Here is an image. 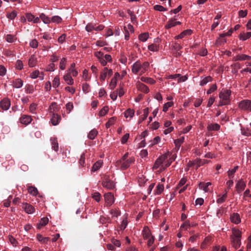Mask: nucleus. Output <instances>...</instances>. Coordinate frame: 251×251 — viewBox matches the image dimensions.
Wrapping results in <instances>:
<instances>
[{
  "label": "nucleus",
  "mask_w": 251,
  "mask_h": 251,
  "mask_svg": "<svg viewBox=\"0 0 251 251\" xmlns=\"http://www.w3.org/2000/svg\"><path fill=\"white\" fill-rule=\"evenodd\" d=\"M231 91L227 89H222L219 93V98L220 100L218 105V106L228 105L230 103V96L231 95Z\"/></svg>",
  "instance_id": "f257e3e1"
},
{
  "label": "nucleus",
  "mask_w": 251,
  "mask_h": 251,
  "mask_svg": "<svg viewBox=\"0 0 251 251\" xmlns=\"http://www.w3.org/2000/svg\"><path fill=\"white\" fill-rule=\"evenodd\" d=\"M210 160H206V159H201L200 158H197L195 160L189 161L187 164V166L190 168L194 165H197V168L200 167L201 166H202L204 164H208L210 162Z\"/></svg>",
  "instance_id": "f03ea898"
},
{
  "label": "nucleus",
  "mask_w": 251,
  "mask_h": 251,
  "mask_svg": "<svg viewBox=\"0 0 251 251\" xmlns=\"http://www.w3.org/2000/svg\"><path fill=\"white\" fill-rule=\"evenodd\" d=\"M239 107L244 110L251 111V100H242L239 103Z\"/></svg>",
  "instance_id": "7ed1b4c3"
},
{
  "label": "nucleus",
  "mask_w": 251,
  "mask_h": 251,
  "mask_svg": "<svg viewBox=\"0 0 251 251\" xmlns=\"http://www.w3.org/2000/svg\"><path fill=\"white\" fill-rule=\"evenodd\" d=\"M102 184L103 187L106 188H114L115 187L114 182L111 180L108 176L104 177Z\"/></svg>",
  "instance_id": "20e7f679"
},
{
  "label": "nucleus",
  "mask_w": 251,
  "mask_h": 251,
  "mask_svg": "<svg viewBox=\"0 0 251 251\" xmlns=\"http://www.w3.org/2000/svg\"><path fill=\"white\" fill-rule=\"evenodd\" d=\"M141 63L139 60L136 61L132 66L131 71L134 74H138L140 75V72H141Z\"/></svg>",
  "instance_id": "39448f33"
},
{
  "label": "nucleus",
  "mask_w": 251,
  "mask_h": 251,
  "mask_svg": "<svg viewBox=\"0 0 251 251\" xmlns=\"http://www.w3.org/2000/svg\"><path fill=\"white\" fill-rule=\"evenodd\" d=\"M22 207L28 214H32L34 213L35 211V208L32 205L27 203H23L22 204Z\"/></svg>",
  "instance_id": "423d86ee"
},
{
  "label": "nucleus",
  "mask_w": 251,
  "mask_h": 251,
  "mask_svg": "<svg viewBox=\"0 0 251 251\" xmlns=\"http://www.w3.org/2000/svg\"><path fill=\"white\" fill-rule=\"evenodd\" d=\"M135 161L134 157H130L129 159L121 162V169L123 170H126L130 165Z\"/></svg>",
  "instance_id": "0eeeda50"
},
{
  "label": "nucleus",
  "mask_w": 251,
  "mask_h": 251,
  "mask_svg": "<svg viewBox=\"0 0 251 251\" xmlns=\"http://www.w3.org/2000/svg\"><path fill=\"white\" fill-rule=\"evenodd\" d=\"M167 158V155L166 154L162 155L158 157L156 160L155 161L152 169H157L159 167L160 168L161 166V164L163 163V161Z\"/></svg>",
  "instance_id": "6e6552de"
},
{
  "label": "nucleus",
  "mask_w": 251,
  "mask_h": 251,
  "mask_svg": "<svg viewBox=\"0 0 251 251\" xmlns=\"http://www.w3.org/2000/svg\"><path fill=\"white\" fill-rule=\"evenodd\" d=\"M10 101L8 98H4L0 102V106L3 110H7L10 106Z\"/></svg>",
  "instance_id": "1a4fd4ad"
},
{
  "label": "nucleus",
  "mask_w": 251,
  "mask_h": 251,
  "mask_svg": "<svg viewBox=\"0 0 251 251\" xmlns=\"http://www.w3.org/2000/svg\"><path fill=\"white\" fill-rule=\"evenodd\" d=\"M32 119L30 116L23 115L20 118V122L22 124L27 126L29 124Z\"/></svg>",
  "instance_id": "9d476101"
},
{
  "label": "nucleus",
  "mask_w": 251,
  "mask_h": 251,
  "mask_svg": "<svg viewBox=\"0 0 251 251\" xmlns=\"http://www.w3.org/2000/svg\"><path fill=\"white\" fill-rule=\"evenodd\" d=\"M242 236L241 231L236 227L232 228V234L230 235V238L241 239Z\"/></svg>",
  "instance_id": "9b49d317"
},
{
  "label": "nucleus",
  "mask_w": 251,
  "mask_h": 251,
  "mask_svg": "<svg viewBox=\"0 0 251 251\" xmlns=\"http://www.w3.org/2000/svg\"><path fill=\"white\" fill-rule=\"evenodd\" d=\"M104 199L106 203L109 205H111L114 202V195L111 193L105 194Z\"/></svg>",
  "instance_id": "f8f14e48"
},
{
  "label": "nucleus",
  "mask_w": 251,
  "mask_h": 251,
  "mask_svg": "<svg viewBox=\"0 0 251 251\" xmlns=\"http://www.w3.org/2000/svg\"><path fill=\"white\" fill-rule=\"evenodd\" d=\"M251 59V56L246 54H238L233 58V60L234 61H242L248 60H250Z\"/></svg>",
  "instance_id": "ddd939ff"
},
{
  "label": "nucleus",
  "mask_w": 251,
  "mask_h": 251,
  "mask_svg": "<svg viewBox=\"0 0 251 251\" xmlns=\"http://www.w3.org/2000/svg\"><path fill=\"white\" fill-rule=\"evenodd\" d=\"M52 117L51 119V124L53 126H56L59 124L61 120V116L55 113H52Z\"/></svg>",
  "instance_id": "4468645a"
},
{
  "label": "nucleus",
  "mask_w": 251,
  "mask_h": 251,
  "mask_svg": "<svg viewBox=\"0 0 251 251\" xmlns=\"http://www.w3.org/2000/svg\"><path fill=\"white\" fill-rule=\"evenodd\" d=\"M226 40L225 37V34H221L219 37L216 40L215 45L218 47L226 43Z\"/></svg>",
  "instance_id": "2eb2a0df"
},
{
  "label": "nucleus",
  "mask_w": 251,
  "mask_h": 251,
  "mask_svg": "<svg viewBox=\"0 0 251 251\" xmlns=\"http://www.w3.org/2000/svg\"><path fill=\"white\" fill-rule=\"evenodd\" d=\"M49 223V219L47 217H43L41 218L39 222V223L37 224V228L38 229H41L42 227L46 226Z\"/></svg>",
  "instance_id": "dca6fc26"
},
{
  "label": "nucleus",
  "mask_w": 251,
  "mask_h": 251,
  "mask_svg": "<svg viewBox=\"0 0 251 251\" xmlns=\"http://www.w3.org/2000/svg\"><path fill=\"white\" fill-rule=\"evenodd\" d=\"M142 235L144 239L147 240L152 236L150 229L148 226H145L142 231Z\"/></svg>",
  "instance_id": "f3484780"
},
{
  "label": "nucleus",
  "mask_w": 251,
  "mask_h": 251,
  "mask_svg": "<svg viewBox=\"0 0 251 251\" xmlns=\"http://www.w3.org/2000/svg\"><path fill=\"white\" fill-rule=\"evenodd\" d=\"M230 219L231 221L235 224H238L241 222L240 216L238 213H233L230 216Z\"/></svg>",
  "instance_id": "a211bd4d"
},
{
  "label": "nucleus",
  "mask_w": 251,
  "mask_h": 251,
  "mask_svg": "<svg viewBox=\"0 0 251 251\" xmlns=\"http://www.w3.org/2000/svg\"><path fill=\"white\" fill-rule=\"evenodd\" d=\"M184 142V137L182 136L180 137L178 139H176L174 140V144L175 145V149L176 150V151H178L181 144L183 143Z\"/></svg>",
  "instance_id": "6ab92c4d"
},
{
  "label": "nucleus",
  "mask_w": 251,
  "mask_h": 251,
  "mask_svg": "<svg viewBox=\"0 0 251 251\" xmlns=\"http://www.w3.org/2000/svg\"><path fill=\"white\" fill-rule=\"evenodd\" d=\"M231 243L235 249H237L241 246V239L231 238Z\"/></svg>",
  "instance_id": "aec40b11"
},
{
  "label": "nucleus",
  "mask_w": 251,
  "mask_h": 251,
  "mask_svg": "<svg viewBox=\"0 0 251 251\" xmlns=\"http://www.w3.org/2000/svg\"><path fill=\"white\" fill-rule=\"evenodd\" d=\"M23 81L20 78H17L12 81V85L13 87L16 88H20L22 87Z\"/></svg>",
  "instance_id": "412c9836"
},
{
  "label": "nucleus",
  "mask_w": 251,
  "mask_h": 251,
  "mask_svg": "<svg viewBox=\"0 0 251 251\" xmlns=\"http://www.w3.org/2000/svg\"><path fill=\"white\" fill-rule=\"evenodd\" d=\"M192 33V31L191 29H186L182 31L180 34L176 36V39H182L187 35H191Z\"/></svg>",
  "instance_id": "4be33fe9"
},
{
  "label": "nucleus",
  "mask_w": 251,
  "mask_h": 251,
  "mask_svg": "<svg viewBox=\"0 0 251 251\" xmlns=\"http://www.w3.org/2000/svg\"><path fill=\"white\" fill-rule=\"evenodd\" d=\"M207 128L209 131H218L220 128V126L216 123L210 124L208 125Z\"/></svg>",
  "instance_id": "5701e85b"
},
{
  "label": "nucleus",
  "mask_w": 251,
  "mask_h": 251,
  "mask_svg": "<svg viewBox=\"0 0 251 251\" xmlns=\"http://www.w3.org/2000/svg\"><path fill=\"white\" fill-rule=\"evenodd\" d=\"M59 110V107L56 102H52L50 106L49 110L50 113H54V112H57Z\"/></svg>",
  "instance_id": "b1692460"
},
{
  "label": "nucleus",
  "mask_w": 251,
  "mask_h": 251,
  "mask_svg": "<svg viewBox=\"0 0 251 251\" xmlns=\"http://www.w3.org/2000/svg\"><path fill=\"white\" fill-rule=\"evenodd\" d=\"M251 37V32H248L246 33H241L239 35V38L242 41H245Z\"/></svg>",
  "instance_id": "393cba45"
},
{
  "label": "nucleus",
  "mask_w": 251,
  "mask_h": 251,
  "mask_svg": "<svg viewBox=\"0 0 251 251\" xmlns=\"http://www.w3.org/2000/svg\"><path fill=\"white\" fill-rule=\"evenodd\" d=\"M102 161L101 160H98L93 165L91 171L96 172L102 166Z\"/></svg>",
  "instance_id": "a878e982"
},
{
  "label": "nucleus",
  "mask_w": 251,
  "mask_h": 251,
  "mask_svg": "<svg viewBox=\"0 0 251 251\" xmlns=\"http://www.w3.org/2000/svg\"><path fill=\"white\" fill-rule=\"evenodd\" d=\"M37 58L34 55H32L28 60V65L30 67H33L37 64Z\"/></svg>",
  "instance_id": "bb28decb"
},
{
  "label": "nucleus",
  "mask_w": 251,
  "mask_h": 251,
  "mask_svg": "<svg viewBox=\"0 0 251 251\" xmlns=\"http://www.w3.org/2000/svg\"><path fill=\"white\" fill-rule=\"evenodd\" d=\"M137 88L138 90L145 93H148L149 92V88L142 83H139Z\"/></svg>",
  "instance_id": "cd10ccee"
},
{
  "label": "nucleus",
  "mask_w": 251,
  "mask_h": 251,
  "mask_svg": "<svg viewBox=\"0 0 251 251\" xmlns=\"http://www.w3.org/2000/svg\"><path fill=\"white\" fill-rule=\"evenodd\" d=\"M75 63H72L68 70L70 74H72L73 76H76L78 74L77 71L75 69Z\"/></svg>",
  "instance_id": "c85d7f7f"
},
{
  "label": "nucleus",
  "mask_w": 251,
  "mask_h": 251,
  "mask_svg": "<svg viewBox=\"0 0 251 251\" xmlns=\"http://www.w3.org/2000/svg\"><path fill=\"white\" fill-rule=\"evenodd\" d=\"M218 197V198L217 199V202L219 204H221L226 201L227 198L226 192L222 195H219Z\"/></svg>",
  "instance_id": "c756f323"
},
{
  "label": "nucleus",
  "mask_w": 251,
  "mask_h": 251,
  "mask_svg": "<svg viewBox=\"0 0 251 251\" xmlns=\"http://www.w3.org/2000/svg\"><path fill=\"white\" fill-rule=\"evenodd\" d=\"M51 146L52 149L55 151H58V143L57 140V139L55 138H51Z\"/></svg>",
  "instance_id": "7c9ffc66"
},
{
  "label": "nucleus",
  "mask_w": 251,
  "mask_h": 251,
  "mask_svg": "<svg viewBox=\"0 0 251 251\" xmlns=\"http://www.w3.org/2000/svg\"><path fill=\"white\" fill-rule=\"evenodd\" d=\"M148 114H149V108L147 107L143 110V115L142 117L139 119L138 123L140 124L143 121L145 120L148 116Z\"/></svg>",
  "instance_id": "2f4dec72"
},
{
  "label": "nucleus",
  "mask_w": 251,
  "mask_h": 251,
  "mask_svg": "<svg viewBox=\"0 0 251 251\" xmlns=\"http://www.w3.org/2000/svg\"><path fill=\"white\" fill-rule=\"evenodd\" d=\"M107 71H108V68L107 67H105L103 68V69L100 73V79L101 81H103L105 80V79L107 75Z\"/></svg>",
  "instance_id": "473e14b6"
},
{
  "label": "nucleus",
  "mask_w": 251,
  "mask_h": 251,
  "mask_svg": "<svg viewBox=\"0 0 251 251\" xmlns=\"http://www.w3.org/2000/svg\"><path fill=\"white\" fill-rule=\"evenodd\" d=\"M64 80L68 85H73L74 84V80L70 75V74H67L63 77Z\"/></svg>",
  "instance_id": "72a5a7b5"
},
{
  "label": "nucleus",
  "mask_w": 251,
  "mask_h": 251,
  "mask_svg": "<svg viewBox=\"0 0 251 251\" xmlns=\"http://www.w3.org/2000/svg\"><path fill=\"white\" fill-rule=\"evenodd\" d=\"M140 80L143 82H146V83H149L150 84H153L155 83V81L153 79H152L151 77H147L142 76L140 78Z\"/></svg>",
  "instance_id": "f704fd0d"
},
{
  "label": "nucleus",
  "mask_w": 251,
  "mask_h": 251,
  "mask_svg": "<svg viewBox=\"0 0 251 251\" xmlns=\"http://www.w3.org/2000/svg\"><path fill=\"white\" fill-rule=\"evenodd\" d=\"M212 80V78L210 76H207L203 78L201 81L200 85L203 86L206 85L208 82H211Z\"/></svg>",
  "instance_id": "c9c22d12"
},
{
  "label": "nucleus",
  "mask_w": 251,
  "mask_h": 251,
  "mask_svg": "<svg viewBox=\"0 0 251 251\" xmlns=\"http://www.w3.org/2000/svg\"><path fill=\"white\" fill-rule=\"evenodd\" d=\"M150 64L148 62H144L143 64H141L142 71L140 72V75L144 74L148 70Z\"/></svg>",
  "instance_id": "e433bc0d"
},
{
  "label": "nucleus",
  "mask_w": 251,
  "mask_h": 251,
  "mask_svg": "<svg viewBox=\"0 0 251 251\" xmlns=\"http://www.w3.org/2000/svg\"><path fill=\"white\" fill-rule=\"evenodd\" d=\"M98 132L96 129H93L91 130L88 135V138L89 139L93 140L95 137L98 135Z\"/></svg>",
  "instance_id": "4c0bfd02"
},
{
  "label": "nucleus",
  "mask_w": 251,
  "mask_h": 251,
  "mask_svg": "<svg viewBox=\"0 0 251 251\" xmlns=\"http://www.w3.org/2000/svg\"><path fill=\"white\" fill-rule=\"evenodd\" d=\"M125 117L127 118L129 117L130 118H132L134 115V111L133 109L130 108L127 109L124 113Z\"/></svg>",
  "instance_id": "58836bf2"
},
{
  "label": "nucleus",
  "mask_w": 251,
  "mask_h": 251,
  "mask_svg": "<svg viewBox=\"0 0 251 251\" xmlns=\"http://www.w3.org/2000/svg\"><path fill=\"white\" fill-rule=\"evenodd\" d=\"M175 26H176L175 19H171L168 21V22L165 25V27L166 29H169Z\"/></svg>",
  "instance_id": "ea45409f"
},
{
  "label": "nucleus",
  "mask_w": 251,
  "mask_h": 251,
  "mask_svg": "<svg viewBox=\"0 0 251 251\" xmlns=\"http://www.w3.org/2000/svg\"><path fill=\"white\" fill-rule=\"evenodd\" d=\"M36 238L39 242H41V243L44 244L47 243L48 241L49 240V238L44 237L42 235L39 234L37 235Z\"/></svg>",
  "instance_id": "a19ab883"
},
{
  "label": "nucleus",
  "mask_w": 251,
  "mask_h": 251,
  "mask_svg": "<svg viewBox=\"0 0 251 251\" xmlns=\"http://www.w3.org/2000/svg\"><path fill=\"white\" fill-rule=\"evenodd\" d=\"M191 227V224L188 220L185 221L183 224L180 226L181 230H186Z\"/></svg>",
  "instance_id": "79ce46f5"
},
{
  "label": "nucleus",
  "mask_w": 251,
  "mask_h": 251,
  "mask_svg": "<svg viewBox=\"0 0 251 251\" xmlns=\"http://www.w3.org/2000/svg\"><path fill=\"white\" fill-rule=\"evenodd\" d=\"M149 36V33L145 32L140 34L138 36V38L140 41L142 42H145L148 39Z\"/></svg>",
  "instance_id": "37998d69"
},
{
  "label": "nucleus",
  "mask_w": 251,
  "mask_h": 251,
  "mask_svg": "<svg viewBox=\"0 0 251 251\" xmlns=\"http://www.w3.org/2000/svg\"><path fill=\"white\" fill-rule=\"evenodd\" d=\"M40 18L45 24H49L50 22V18L46 16L44 13H42L40 15Z\"/></svg>",
  "instance_id": "c03bdc74"
},
{
  "label": "nucleus",
  "mask_w": 251,
  "mask_h": 251,
  "mask_svg": "<svg viewBox=\"0 0 251 251\" xmlns=\"http://www.w3.org/2000/svg\"><path fill=\"white\" fill-rule=\"evenodd\" d=\"M174 104L173 102L172 101H169L165 103L163 107V111L164 112H166L169 107H171Z\"/></svg>",
  "instance_id": "a18cd8bd"
},
{
  "label": "nucleus",
  "mask_w": 251,
  "mask_h": 251,
  "mask_svg": "<svg viewBox=\"0 0 251 251\" xmlns=\"http://www.w3.org/2000/svg\"><path fill=\"white\" fill-rule=\"evenodd\" d=\"M66 61H67L66 58L63 57L61 59L59 64V68L61 70H64L65 69Z\"/></svg>",
  "instance_id": "49530a36"
},
{
  "label": "nucleus",
  "mask_w": 251,
  "mask_h": 251,
  "mask_svg": "<svg viewBox=\"0 0 251 251\" xmlns=\"http://www.w3.org/2000/svg\"><path fill=\"white\" fill-rule=\"evenodd\" d=\"M108 106H104L99 112V116L100 117L104 116L108 111Z\"/></svg>",
  "instance_id": "de8ad7c7"
},
{
  "label": "nucleus",
  "mask_w": 251,
  "mask_h": 251,
  "mask_svg": "<svg viewBox=\"0 0 251 251\" xmlns=\"http://www.w3.org/2000/svg\"><path fill=\"white\" fill-rule=\"evenodd\" d=\"M117 85V78H112L111 80L110 83L109 84V88L110 89H114Z\"/></svg>",
  "instance_id": "09e8293b"
},
{
  "label": "nucleus",
  "mask_w": 251,
  "mask_h": 251,
  "mask_svg": "<svg viewBox=\"0 0 251 251\" xmlns=\"http://www.w3.org/2000/svg\"><path fill=\"white\" fill-rule=\"evenodd\" d=\"M246 186L245 182L241 179L236 183L235 188H244Z\"/></svg>",
  "instance_id": "8fccbe9b"
},
{
  "label": "nucleus",
  "mask_w": 251,
  "mask_h": 251,
  "mask_svg": "<svg viewBox=\"0 0 251 251\" xmlns=\"http://www.w3.org/2000/svg\"><path fill=\"white\" fill-rule=\"evenodd\" d=\"M238 166H235L232 170H229L228 171V176L229 178H231L233 176L234 174L236 172V171L238 170Z\"/></svg>",
  "instance_id": "3c124183"
},
{
  "label": "nucleus",
  "mask_w": 251,
  "mask_h": 251,
  "mask_svg": "<svg viewBox=\"0 0 251 251\" xmlns=\"http://www.w3.org/2000/svg\"><path fill=\"white\" fill-rule=\"evenodd\" d=\"M60 84V80L58 76H56L54 78L52 82V86L54 88H57Z\"/></svg>",
  "instance_id": "603ef678"
},
{
  "label": "nucleus",
  "mask_w": 251,
  "mask_h": 251,
  "mask_svg": "<svg viewBox=\"0 0 251 251\" xmlns=\"http://www.w3.org/2000/svg\"><path fill=\"white\" fill-rule=\"evenodd\" d=\"M211 183L210 182H201L199 184V186L200 188H207L209 186L211 185Z\"/></svg>",
  "instance_id": "864d4df0"
},
{
  "label": "nucleus",
  "mask_w": 251,
  "mask_h": 251,
  "mask_svg": "<svg viewBox=\"0 0 251 251\" xmlns=\"http://www.w3.org/2000/svg\"><path fill=\"white\" fill-rule=\"evenodd\" d=\"M158 49V46L156 44H152L148 46V49L152 51H157Z\"/></svg>",
  "instance_id": "5fc2aeb1"
},
{
  "label": "nucleus",
  "mask_w": 251,
  "mask_h": 251,
  "mask_svg": "<svg viewBox=\"0 0 251 251\" xmlns=\"http://www.w3.org/2000/svg\"><path fill=\"white\" fill-rule=\"evenodd\" d=\"M110 214L113 218H117L120 215V212L118 209H114L110 210Z\"/></svg>",
  "instance_id": "6e6d98bb"
},
{
  "label": "nucleus",
  "mask_w": 251,
  "mask_h": 251,
  "mask_svg": "<svg viewBox=\"0 0 251 251\" xmlns=\"http://www.w3.org/2000/svg\"><path fill=\"white\" fill-rule=\"evenodd\" d=\"M51 21L58 24L62 22V19L58 16H54L52 17Z\"/></svg>",
  "instance_id": "4d7b16f0"
},
{
  "label": "nucleus",
  "mask_w": 251,
  "mask_h": 251,
  "mask_svg": "<svg viewBox=\"0 0 251 251\" xmlns=\"http://www.w3.org/2000/svg\"><path fill=\"white\" fill-rule=\"evenodd\" d=\"M15 67L17 69L21 70L23 68V64L21 60H18L15 64Z\"/></svg>",
  "instance_id": "13d9d810"
},
{
  "label": "nucleus",
  "mask_w": 251,
  "mask_h": 251,
  "mask_svg": "<svg viewBox=\"0 0 251 251\" xmlns=\"http://www.w3.org/2000/svg\"><path fill=\"white\" fill-rule=\"evenodd\" d=\"M40 72L38 70H35L33 71L32 73H31L30 76L31 78L35 79L38 77H41L39 76Z\"/></svg>",
  "instance_id": "bf43d9fd"
},
{
  "label": "nucleus",
  "mask_w": 251,
  "mask_h": 251,
  "mask_svg": "<svg viewBox=\"0 0 251 251\" xmlns=\"http://www.w3.org/2000/svg\"><path fill=\"white\" fill-rule=\"evenodd\" d=\"M217 89V87L216 84H213L211 86L209 89L207 91V94H210L212 92H214Z\"/></svg>",
  "instance_id": "052dcab7"
},
{
  "label": "nucleus",
  "mask_w": 251,
  "mask_h": 251,
  "mask_svg": "<svg viewBox=\"0 0 251 251\" xmlns=\"http://www.w3.org/2000/svg\"><path fill=\"white\" fill-rule=\"evenodd\" d=\"M83 91L87 93L89 92L90 89V85L87 83H84L82 84V86Z\"/></svg>",
  "instance_id": "680f3d73"
},
{
  "label": "nucleus",
  "mask_w": 251,
  "mask_h": 251,
  "mask_svg": "<svg viewBox=\"0 0 251 251\" xmlns=\"http://www.w3.org/2000/svg\"><path fill=\"white\" fill-rule=\"evenodd\" d=\"M241 133L242 135L249 136L251 135V130L249 129L241 128Z\"/></svg>",
  "instance_id": "e2e57ef3"
},
{
  "label": "nucleus",
  "mask_w": 251,
  "mask_h": 251,
  "mask_svg": "<svg viewBox=\"0 0 251 251\" xmlns=\"http://www.w3.org/2000/svg\"><path fill=\"white\" fill-rule=\"evenodd\" d=\"M85 163V154L83 153L80 157L79 160V164L81 167H84V164Z\"/></svg>",
  "instance_id": "0e129e2a"
},
{
  "label": "nucleus",
  "mask_w": 251,
  "mask_h": 251,
  "mask_svg": "<svg viewBox=\"0 0 251 251\" xmlns=\"http://www.w3.org/2000/svg\"><path fill=\"white\" fill-rule=\"evenodd\" d=\"M92 197L96 201L99 202L100 200V194L98 192H95L93 194Z\"/></svg>",
  "instance_id": "69168bd1"
},
{
  "label": "nucleus",
  "mask_w": 251,
  "mask_h": 251,
  "mask_svg": "<svg viewBox=\"0 0 251 251\" xmlns=\"http://www.w3.org/2000/svg\"><path fill=\"white\" fill-rule=\"evenodd\" d=\"M29 45L32 48H37L38 47V43L36 39H33L30 42Z\"/></svg>",
  "instance_id": "338daca9"
},
{
  "label": "nucleus",
  "mask_w": 251,
  "mask_h": 251,
  "mask_svg": "<svg viewBox=\"0 0 251 251\" xmlns=\"http://www.w3.org/2000/svg\"><path fill=\"white\" fill-rule=\"evenodd\" d=\"M17 16V13L15 11H12L10 13H8L7 14L6 16L7 18L13 20Z\"/></svg>",
  "instance_id": "774afa93"
}]
</instances>
